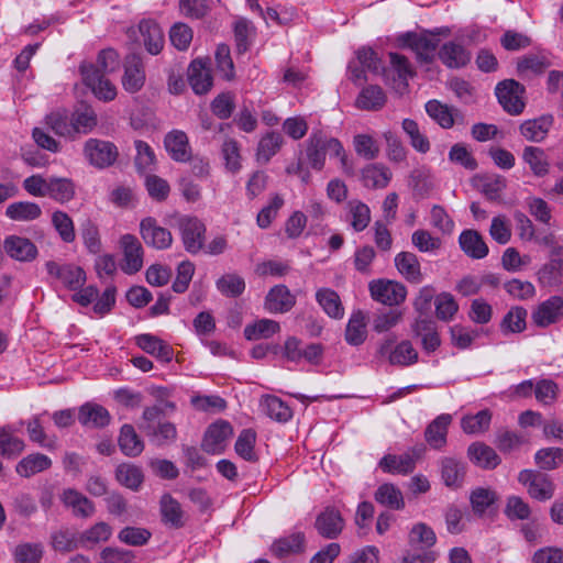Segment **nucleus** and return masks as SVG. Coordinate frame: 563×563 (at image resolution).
I'll return each instance as SVG.
<instances>
[{
	"label": "nucleus",
	"instance_id": "1",
	"mask_svg": "<svg viewBox=\"0 0 563 563\" xmlns=\"http://www.w3.org/2000/svg\"><path fill=\"white\" fill-rule=\"evenodd\" d=\"M341 142L321 131H313L306 141L305 156L314 170H322L325 165V156L329 154H339Z\"/></svg>",
	"mask_w": 563,
	"mask_h": 563
},
{
	"label": "nucleus",
	"instance_id": "2",
	"mask_svg": "<svg viewBox=\"0 0 563 563\" xmlns=\"http://www.w3.org/2000/svg\"><path fill=\"white\" fill-rule=\"evenodd\" d=\"M177 228L188 253L196 255L205 249L207 228L200 219L180 216L177 218Z\"/></svg>",
	"mask_w": 563,
	"mask_h": 563
},
{
	"label": "nucleus",
	"instance_id": "3",
	"mask_svg": "<svg viewBox=\"0 0 563 563\" xmlns=\"http://www.w3.org/2000/svg\"><path fill=\"white\" fill-rule=\"evenodd\" d=\"M377 355L387 358L389 364L410 366L418 361V352L409 341H401L395 345L394 339L384 340L377 349Z\"/></svg>",
	"mask_w": 563,
	"mask_h": 563
},
{
	"label": "nucleus",
	"instance_id": "4",
	"mask_svg": "<svg viewBox=\"0 0 563 563\" xmlns=\"http://www.w3.org/2000/svg\"><path fill=\"white\" fill-rule=\"evenodd\" d=\"M495 93L505 111L512 115L520 114L525 109V87L514 79H506L497 84Z\"/></svg>",
	"mask_w": 563,
	"mask_h": 563
},
{
	"label": "nucleus",
	"instance_id": "5",
	"mask_svg": "<svg viewBox=\"0 0 563 563\" xmlns=\"http://www.w3.org/2000/svg\"><path fill=\"white\" fill-rule=\"evenodd\" d=\"M518 482L527 487L529 496L539 501H545L553 497L555 485L551 478L539 472L523 470L518 475Z\"/></svg>",
	"mask_w": 563,
	"mask_h": 563
},
{
	"label": "nucleus",
	"instance_id": "6",
	"mask_svg": "<svg viewBox=\"0 0 563 563\" xmlns=\"http://www.w3.org/2000/svg\"><path fill=\"white\" fill-rule=\"evenodd\" d=\"M84 154L92 166L106 168L114 164L119 152L117 146L109 141L89 139L85 143Z\"/></svg>",
	"mask_w": 563,
	"mask_h": 563
},
{
	"label": "nucleus",
	"instance_id": "7",
	"mask_svg": "<svg viewBox=\"0 0 563 563\" xmlns=\"http://www.w3.org/2000/svg\"><path fill=\"white\" fill-rule=\"evenodd\" d=\"M368 289L375 301L386 306L400 305L407 296V289L402 284L388 279L372 280Z\"/></svg>",
	"mask_w": 563,
	"mask_h": 563
},
{
	"label": "nucleus",
	"instance_id": "8",
	"mask_svg": "<svg viewBox=\"0 0 563 563\" xmlns=\"http://www.w3.org/2000/svg\"><path fill=\"white\" fill-rule=\"evenodd\" d=\"M123 258L120 267L128 275L140 272L143 267L144 250L139 239L133 234H123L119 241Z\"/></svg>",
	"mask_w": 563,
	"mask_h": 563
},
{
	"label": "nucleus",
	"instance_id": "9",
	"mask_svg": "<svg viewBox=\"0 0 563 563\" xmlns=\"http://www.w3.org/2000/svg\"><path fill=\"white\" fill-rule=\"evenodd\" d=\"M84 82L92 90L93 95L103 101H111L117 96L115 86L100 74L92 64H82L80 66Z\"/></svg>",
	"mask_w": 563,
	"mask_h": 563
},
{
	"label": "nucleus",
	"instance_id": "10",
	"mask_svg": "<svg viewBox=\"0 0 563 563\" xmlns=\"http://www.w3.org/2000/svg\"><path fill=\"white\" fill-rule=\"evenodd\" d=\"M45 267L51 277L59 280L70 290L81 288L86 282L85 271L75 264H59L55 261H48Z\"/></svg>",
	"mask_w": 563,
	"mask_h": 563
},
{
	"label": "nucleus",
	"instance_id": "11",
	"mask_svg": "<svg viewBox=\"0 0 563 563\" xmlns=\"http://www.w3.org/2000/svg\"><path fill=\"white\" fill-rule=\"evenodd\" d=\"M140 234L147 246L156 250H166L173 244L170 231L158 225L156 219L152 217L144 218L141 221Z\"/></svg>",
	"mask_w": 563,
	"mask_h": 563
},
{
	"label": "nucleus",
	"instance_id": "12",
	"mask_svg": "<svg viewBox=\"0 0 563 563\" xmlns=\"http://www.w3.org/2000/svg\"><path fill=\"white\" fill-rule=\"evenodd\" d=\"M402 42L416 53L419 60L426 63L433 60L439 44V40L429 33H407Z\"/></svg>",
	"mask_w": 563,
	"mask_h": 563
},
{
	"label": "nucleus",
	"instance_id": "13",
	"mask_svg": "<svg viewBox=\"0 0 563 563\" xmlns=\"http://www.w3.org/2000/svg\"><path fill=\"white\" fill-rule=\"evenodd\" d=\"M232 433L233 429L229 422L221 420L212 423L205 433L202 449L211 454L222 453Z\"/></svg>",
	"mask_w": 563,
	"mask_h": 563
},
{
	"label": "nucleus",
	"instance_id": "14",
	"mask_svg": "<svg viewBox=\"0 0 563 563\" xmlns=\"http://www.w3.org/2000/svg\"><path fill=\"white\" fill-rule=\"evenodd\" d=\"M314 528L321 537L335 539L344 528V520L339 510L333 507H327L317 516Z\"/></svg>",
	"mask_w": 563,
	"mask_h": 563
},
{
	"label": "nucleus",
	"instance_id": "15",
	"mask_svg": "<svg viewBox=\"0 0 563 563\" xmlns=\"http://www.w3.org/2000/svg\"><path fill=\"white\" fill-rule=\"evenodd\" d=\"M296 305V297L285 285L272 287L264 300V308L271 313H286Z\"/></svg>",
	"mask_w": 563,
	"mask_h": 563
},
{
	"label": "nucleus",
	"instance_id": "16",
	"mask_svg": "<svg viewBox=\"0 0 563 563\" xmlns=\"http://www.w3.org/2000/svg\"><path fill=\"white\" fill-rule=\"evenodd\" d=\"M563 318V298L552 296L543 301L532 313V320L538 327H548Z\"/></svg>",
	"mask_w": 563,
	"mask_h": 563
},
{
	"label": "nucleus",
	"instance_id": "17",
	"mask_svg": "<svg viewBox=\"0 0 563 563\" xmlns=\"http://www.w3.org/2000/svg\"><path fill=\"white\" fill-rule=\"evenodd\" d=\"M7 254L19 262H31L37 256V247L26 238L10 235L3 242Z\"/></svg>",
	"mask_w": 563,
	"mask_h": 563
},
{
	"label": "nucleus",
	"instance_id": "18",
	"mask_svg": "<svg viewBox=\"0 0 563 563\" xmlns=\"http://www.w3.org/2000/svg\"><path fill=\"white\" fill-rule=\"evenodd\" d=\"M60 500L66 508L71 510L75 517L89 518L96 511L93 503L74 488L64 489L60 494Z\"/></svg>",
	"mask_w": 563,
	"mask_h": 563
},
{
	"label": "nucleus",
	"instance_id": "19",
	"mask_svg": "<svg viewBox=\"0 0 563 563\" xmlns=\"http://www.w3.org/2000/svg\"><path fill=\"white\" fill-rule=\"evenodd\" d=\"M145 82V73L141 58L136 55L126 57L124 64V74L122 77V86L128 92L139 91Z\"/></svg>",
	"mask_w": 563,
	"mask_h": 563
},
{
	"label": "nucleus",
	"instance_id": "20",
	"mask_svg": "<svg viewBox=\"0 0 563 563\" xmlns=\"http://www.w3.org/2000/svg\"><path fill=\"white\" fill-rule=\"evenodd\" d=\"M438 56L449 68H462L471 60V53L461 43L454 41L444 43Z\"/></svg>",
	"mask_w": 563,
	"mask_h": 563
},
{
	"label": "nucleus",
	"instance_id": "21",
	"mask_svg": "<svg viewBox=\"0 0 563 563\" xmlns=\"http://www.w3.org/2000/svg\"><path fill=\"white\" fill-rule=\"evenodd\" d=\"M441 478L446 487L460 488L466 475V465L461 460L445 456L440 461Z\"/></svg>",
	"mask_w": 563,
	"mask_h": 563
},
{
	"label": "nucleus",
	"instance_id": "22",
	"mask_svg": "<svg viewBox=\"0 0 563 563\" xmlns=\"http://www.w3.org/2000/svg\"><path fill=\"white\" fill-rule=\"evenodd\" d=\"M451 422L452 416L442 413L428 424L424 431V439L431 448L441 450L445 446L448 429Z\"/></svg>",
	"mask_w": 563,
	"mask_h": 563
},
{
	"label": "nucleus",
	"instance_id": "23",
	"mask_svg": "<svg viewBox=\"0 0 563 563\" xmlns=\"http://www.w3.org/2000/svg\"><path fill=\"white\" fill-rule=\"evenodd\" d=\"M164 145L170 157L176 162H187L191 158L189 141L184 131L173 130L167 133Z\"/></svg>",
	"mask_w": 563,
	"mask_h": 563
},
{
	"label": "nucleus",
	"instance_id": "24",
	"mask_svg": "<svg viewBox=\"0 0 563 563\" xmlns=\"http://www.w3.org/2000/svg\"><path fill=\"white\" fill-rule=\"evenodd\" d=\"M110 419L109 411L103 406L95 402L84 404L78 411L79 422L88 428H103L109 424Z\"/></svg>",
	"mask_w": 563,
	"mask_h": 563
},
{
	"label": "nucleus",
	"instance_id": "25",
	"mask_svg": "<svg viewBox=\"0 0 563 563\" xmlns=\"http://www.w3.org/2000/svg\"><path fill=\"white\" fill-rule=\"evenodd\" d=\"M139 30L146 51L152 54H158L164 46V35L161 26L151 19L142 20Z\"/></svg>",
	"mask_w": 563,
	"mask_h": 563
},
{
	"label": "nucleus",
	"instance_id": "26",
	"mask_svg": "<svg viewBox=\"0 0 563 563\" xmlns=\"http://www.w3.org/2000/svg\"><path fill=\"white\" fill-rule=\"evenodd\" d=\"M462 251L471 258L481 260L487 256L488 246L476 230H464L459 238Z\"/></svg>",
	"mask_w": 563,
	"mask_h": 563
},
{
	"label": "nucleus",
	"instance_id": "27",
	"mask_svg": "<svg viewBox=\"0 0 563 563\" xmlns=\"http://www.w3.org/2000/svg\"><path fill=\"white\" fill-rule=\"evenodd\" d=\"M188 79L192 90L197 95L208 92L212 87L210 69L201 60H194L188 70Z\"/></svg>",
	"mask_w": 563,
	"mask_h": 563
},
{
	"label": "nucleus",
	"instance_id": "28",
	"mask_svg": "<svg viewBox=\"0 0 563 563\" xmlns=\"http://www.w3.org/2000/svg\"><path fill=\"white\" fill-rule=\"evenodd\" d=\"M346 221L355 232L364 231L371 222L369 207L361 200H350L346 203Z\"/></svg>",
	"mask_w": 563,
	"mask_h": 563
},
{
	"label": "nucleus",
	"instance_id": "29",
	"mask_svg": "<svg viewBox=\"0 0 563 563\" xmlns=\"http://www.w3.org/2000/svg\"><path fill=\"white\" fill-rule=\"evenodd\" d=\"M395 266L408 282L419 284L422 280L421 267L416 254L400 252L395 256Z\"/></svg>",
	"mask_w": 563,
	"mask_h": 563
},
{
	"label": "nucleus",
	"instance_id": "30",
	"mask_svg": "<svg viewBox=\"0 0 563 563\" xmlns=\"http://www.w3.org/2000/svg\"><path fill=\"white\" fill-rule=\"evenodd\" d=\"M386 100L384 90L379 86L371 85L361 90L355 106L361 110L378 111L385 106Z\"/></svg>",
	"mask_w": 563,
	"mask_h": 563
},
{
	"label": "nucleus",
	"instance_id": "31",
	"mask_svg": "<svg viewBox=\"0 0 563 563\" xmlns=\"http://www.w3.org/2000/svg\"><path fill=\"white\" fill-rule=\"evenodd\" d=\"M553 124L550 115H542L537 119L527 120L521 123L519 130L521 135L530 142H541L545 139Z\"/></svg>",
	"mask_w": 563,
	"mask_h": 563
},
{
	"label": "nucleus",
	"instance_id": "32",
	"mask_svg": "<svg viewBox=\"0 0 563 563\" xmlns=\"http://www.w3.org/2000/svg\"><path fill=\"white\" fill-rule=\"evenodd\" d=\"M467 454L471 461L482 468L493 470L500 464V457L496 451L481 442L471 444Z\"/></svg>",
	"mask_w": 563,
	"mask_h": 563
},
{
	"label": "nucleus",
	"instance_id": "33",
	"mask_svg": "<svg viewBox=\"0 0 563 563\" xmlns=\"http://www.w3.org/2000/svg\"><path fill=\"white\" fill-rule=\"evenodd\" d=\"M52 466V460L42 453H32L23 457L15 466V472L25 478L44 472Z\"/></svg>",
	"mask_w": 563,
	"mask_h": 563
},
{
	"label": "nucleus",
	"instance_id": "34",
	"mask_svg": "<svg viewBox=\"0 0 563 563\" xmlns=\"http://www.w3.org/2000/svg\"><path fill=\"white\" fill-rule=\"evenodd\" d=\"M136 344L143 351L163 362H170L173 358V349L157 336L151 334H141L136 338Z\"/></svg>",
	"mask_w": 563,
	"mask_h": 563
},
{
	"label": "nucleus",
	"instance_id": "35",
	"mask_svg": "<svg viewBox=\"0 0 563 563\" xmlns=\"http://www.w3.org/2000/svg\"><path fill=\"white\" fill-rule=\"evenodd\" d=\"M119 446L126 456H139L144 450V443L131 424H123L119 435Z\"/></svg>",
	"mask_w": 563,
	"mask_h": 563
},
{
	"label": "nucleus",
	"instance_id": "36",
	"mask_svg": "<svg viewBox=\"0 0 563 563\" xmlns=\"http://www.w3.org/2000/svg\"><path fill=\"white\" fill-rule=\"evenodd\" d=\"M316 299L321 306L323 311L333 319H341L344 316V308L342 306L340 296L336 291L330 288H320L316 292Z\"/></svg>",
	"mask_w": 563,
	"mask_h": 563
},
{
	"label": "nucleus",
	"instance_id": "37",
	"mask_svg": "<svg viewBox=\"0 0 563 563\" xmlns=\"http://www.w3.org/2000/svg\"><path fill=\"white\" fill-rule=\"evenodd\" d=\"M379 467L385 473L408 474L415 470V459L409 453L387 454L379 461Z\"/></svg>",
	"mask_w": 563,
	"mask_h": 563
},
{
	"label": "nucleus",
	"instance_id": "38",
	"mask_svg": "<svg viewBox=\"0 0 563 563\" xmlns=\"http://www.w3.org/2000/svg\"><path fill=\"white\" fill-rule=\"evenodd\" d=\"M390 177V170L380 164H369L362 169V180L367 188H385Z\"/></svg>",
	"mask_w": 563,
	"mask_h": 563
},
{
	"label": "nucleus",
	"instance_id": "39",
	"mask_svg": "<svg viewBox=\"0 0 563 563\" xmlns=\"http://www.w3.org/2000/svg\"><path fill=\"white\" fill-rule=\"evenodd\" d=\"M305 534L301 532L292 533L288 537L276 540L271 548L272 553L277 558H285L290 554L299 553L303 550Z\"/></svg>",
	"mask_w": 563,
	"mask_h": 563
},
{
	"label": "nucleus",
	"instance_id": "40",
	"mask_svg": "<svg viewBox=\"0 0 563 563\" xmlns=\"http://www.w3.org/2000/svg\"><path fill=\"white\" fill-rule=\"evenodd\" d=\"M41 214V207L31 201L13 202L5 209V216L13 221H33Z\"/></svg>",
	"mask_w": 563,
	"mask_h": 563
},
{
	"label": "nucleus",
	"instance_id": "41",
	"mask_svg": "<svg viewBox=\"0 0 563 563\" xmlns=\"http://www.w3.org/2000/svg\"><path fill=\"white\" fill-rule=\"evenodd\" d=\"M24 441L13 434L10 427H0V456L15 459L24 450Z\"/></svg>",
	"mask_w": 563,
	"mask_h": 563
},
{
	"label": "nucleus",
	"instance_id": "42",
	"mask_svg": "<svg viewBox=\"0 0 563 563\" xmlns=\"http://www.w3.org/2000/svg\"><path fill=\"white\" fill-rule=\"evenodd\" d=\"M117 481L132 490H137L144 479L142 470L131 463H122L115 470Z\"/></svg>",
	"mask_w": 563,
	"mask_h": 563
},
{
	"label": "nucleus",
	"instance_id": "43",
	"mask_svg": "<svg viewBox=\"0 0 563 563\" xmlns=\"http://www.w3.org/2000/svg\"><path fill=\"white\" fill-rule=\"evenodd\" d=\"M522 159L529 165L536 176L542 177L549 173L550 163L542 148L536 146L525 147Z\"/></svg>",
	"mask_w": 563,
	"mask_h": 563
},
{
	"label": "nucleus",
	"instance_id": "44",
	"mask_svg": "<svg viewBox=\"0 0 563 563\" xmlns=\"http://www.w3.org/2000/svg\"><path fill=\"white\" fill-rule=\"evenodd\" d=\"M161 512L163 521L173 528L184 526V512L180 504L170 495H164L161 499Z\"/></svg>",
	"mask_w": 563,
	"mask_h": 563
},
{
	"label": "nucleus",
	"instance_id": "45",
	"mask_svg": "<svg viewBox=\"0 0 563 563\" xmlns=\"http://www.w3.org/2000/svg\"><path fill=\"white\" fill-rule=\"evenodd\" d=\"M426 111L441 128L451 129L454 125L455 109L438 100H430L426 103Z\"/></svg>",
	"mask_w": 563,
	"mask_h": 563
},
{
	"label": "nucleus",
	"instance_id": "46",
	"mask_svg": "<svg viewBox=\"0 0 563 563\" xmlns=\"http://www.w3.org/2000/svg\"><path fill=\"white\" fill-rule=\"evenodd\" d=\"M47 196L60 203L68 202L75 196V185L69 178L49 177Z\"/></svg>",
	"mask_w": 563,
	"mask_h": 563
},
{
	"label": "nucleus",
	"instance_id": "47",
	"mask_svg": "<svg viewBox=\"0 0 563 563\" xmlns=\"http://www.w3.org/2000/svg\"><path fill=\"white\" fill-rule=\"evenodd\" d=\"M492 412L488 409L478 411L476 415H467L461 419V428L466 434L484 433L489 429Z\"/></svg>",
	"mask_w": 563,
	"mask_h": 563
},
{
	"label": "nucleus",
	"instance_id": "48",
	"mask_svg": "<svg viewBox=\"0 0 563 563\" xmlns=\"http://www.w3.org/2000/svg\"><path fill=\"white\" fill-rule=\"evenodd\" d=\"M375 500L388 508L391 509H402L405 507V501L402 497V493L393 484H383L375 492Z\"/></svg>",
	"mask_w": 563,
	"mask_h": 563
},
{
	"label": "nucleus",
	"instance_id": "49",
	"mask_svg": "<svg viewBox=\"0 0 563 563\" xmlns=\"http://www.w3.org/2000/svg\"><path fill=\"white\" fill-rule=\"evenodd\" d=\"M263 411L272 419L286 422L288 421L292 412L290 408L276 396H266L261 402Z\"/></svg>",
	"mask_w": 563,
	"mask_h": 563
},
{
	"label": "nucleus",
	"instance_id": "50",
	"mask_svg": "<svg viewBox=\"0 0 563 563\" xmlns=\"http://www.w3.org/2000/svg\"><path fill=\"white\" fill-rule=\"evenodd\" d=\"M280 330L279 323L271 319H261L244 329V336L252 340L268 339Z\"/></svg>",
	"mask_w": 563,
	"mask_h": 563
},
{
	"label": "nucleus",
	"instance_id": "51",
	"mask_svg": "<svg viewBox=\"0 0 563 563\" xmlns=\"http://www.w3.org/2000/svg\"><path fill=\"white\" fill-rule=\"evenodd\" d=\"M366 339V323L365 318L361 311L351 316L346 329L345 340L351 345H360Z\"/></svg>",
	"mask_w": 563,
	"mask_h": 563
},
{
	"label": "nucleus",
	"instance_id": "52",
	"mask_svg": "<svg viewBox=\"0 0 563 563\" xmlns=\"http://www.w3.org/2000/svg\"><path fill=\"white\" fill-rule=\"evenodd\" d=\"M255 442L256 432L252 429H244L235 442V452L245 461L255 462L257 461V455L254 451Z\"/></svg>",
	"mask_w": 563,
	"mask_h": 563
},
{
	"label": "nucleus",
	"instance_id": "53",
	"mask_svg": "<svg viewBox=\"0 0 563 563\" xmlns=\"http://www.w3.org/2000/svg\"><path fill=\"white\" fill-rule=\"evenodd\" d=\"M527 310L522 307L511 308L503 318L500 329L504 333H520L526 329Z\"/></svg>",
	"mask_w": 563,
	"mask_h": 563
},
{
	"label": "nucleus",
	"instance_id": "54",
	"mask_svg": "<svg viewBox=\"0 0 563 563\" xmlns=\"http://www.w3.org/2000/svg\"><path fill=\"white\" fill-rule=\"evenodd\" d=\"M408 539L410 544H419L423 550H430L437 542L433 529L424 522L413 525Z\"/></svg>",
	"mask_w": 563,
	"mask_h": 563
},
{
	"label": "nucleus",
	"instance_id": "55",
	"mask_svg": "<svg viewBox=\"0 0 563 563\" xmlns=\"http://www.w3.org/2000/svg\"><path fill=\"white\" fill-rule=\"evenodd\" d=\"M283 137L277 132L264 135L257 146V159L267 163L282 147Z\"/></svg>",
	"mask_w": 563,
	"mask_h": 563
},
{
	"label": "nucleus",
	"instance_id": "56",
	"mask_svg": "<svg viewBox=\"0 0 563 563\" xmlns=\"http://www.w3.org/2000/svg\"><path fill=\"white\" fill-rule=\"evenodd\" d=\"M45 122L47 126L57 135L74 137V126L71 118L69 119L66 111H55L49 113Z\"/></svg>",
	"mask_w": 563,
	"mask_h": 563
},
{
	"label": "nucleus",
	"instance_id": "57",
	"mask_svg": "<svg viewBox=\"0 0 563 563\" xmlns=\"http://www.w3.org/2000/svg\"><path fill=\"white\" fill-rule=\"evenodd\" d=\"M74 126V134H87L97 125V115L95 111L85 107L81 110H76L71 115Z\"/></svg>",
	"mask_w": 563,
	"mask_h": 563
},
{
	"label": "nucleus",
	"instance_id": "58",
	"mask_svg": "<svg viewBox=\"0 0 563 563\" xmlns=\"http://www.w3.org/2000/svg\"><path fill=\"white\" fill-rule=\"evenodd\" d=\"M135 165L140 173H150L155 169L156 157L153 148L144 141H135Z\"/></svg>",
	"mask_w": 563,
	"mask_h": 563
},
{
	"label": "nucleus",
	"instance_id": "59",
	"mask_svg": "<svg viewBox=\"0 0 563 563\" xmlns=\"http://www.w3.org/2000/svg\"><path fill=\"white\" fill-rule=\"evenodd\" d=\"M402 130L410 139L411 146L419 153H427L430 150L428 137L421 133L418 123L411 119L402 121Z\"/></svg>",
	"mask_w": 563,
	"mask_h": 563
},
{
	"label": "nucleus",
	"instance_id": "60",
	"mask_svg": "<svg viewBox=\"0 0 563 563\" xmlns=\"http://www.w3.org/2000/svg\"><path fill=\"white\" fill-rule=\"evenodd\" d=\"M214 57L217 69L221 77L225 80H232L235 76V71L230 47L227 44H219Z\"/></svg>",
	"mask_w": 563,
	"mask_h": 563
},
{
	"label": "nucleus",
	"instance_id": "61",
	"mask_svg": "<svg viewBox=\"0 0 563 563\" xmlns=\"http://www.w3.org/2000/svg\"><path fill=\"white\" fill-rule=\"evenodd\" d=\"M536 463L547 471L555 470L563 464V449L545 448L537 451L534 455Z\"/></svg>",
	"mask_w": 563,
	"mask_h": 563
},
{
	"label": "nucleus",
	"instance_id": "62",
	"mask_svg": "<svg viewBox=\"0 0 563 563\" xmlns=\"http://www.w3.org/2000/svg\"><path fill=\"white\" fill-rule=\"evenodd\" d=\"M497 499L496 493L490 488L478 487L472 490L470 501L476 515H483Z\"/></svg>",
	"mask_w": 563,
	"mask_h": 563
},
{
	"label": "nucleus",
	"instance_id": "63",
	"mask_svg": "<svg viewBox=\"0 0 563 563\" xmlns=\"http://www.w3.org/2000/svg\"><path fill=\"white\" fill-rule=\"evenodd\" d=\"M353 146L356 154L365 159H375L379 154L376 140L368 134H356L353 137Z\"/></svg>",
	"mask_w": 563,
	"mask_h": 563
},
{
	"label": "nucleus",
	"instance_id": "64",
	"mask_svg": "<svg viewBox=\"0 0 563 563\" xmlns=\"http://www.w3.org/2000/svg\"><path fill=\"white\" fill-rule=\"evenodd\" d=\"M13 556L16 563H40L43 556L41 543H22L15 547Z\"/></svg>",
	"mask_w": 563,
	"mask_h": 563
}]
</instances>
